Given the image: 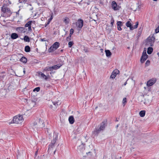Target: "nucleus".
<instances>
[{
  "label": "nucleus",
  "instance_id": "obj_1",
  "mask_svg": "<svg viewBox=\"0 0 159 159\" xmlns=\"http://www.w3.org/2000/svg\"><path fill=\"white\" fill-rule=\"evenodd\" d=\"M107 125V121L106 120L103 121L101 123L100 125L95 128L93 132V135L97 136L101 131H103L104 130Z\"/></svg>",
  "mask_w": 159,
  "mask_h": 159
},
{
  "label": "nucleus",
  "instance_id": "obj_2",
  "mask_svg": "<svg viewBox=\"0 0 159 159\" xmlns=\"http://www.w3.org/2000/svg\"><path fill=\"white\" fill-rule=\"evenodd\" d=\"M60 46V43L58 42H55L48 49L49 52H52L58 48Z\"/></svg>",
  "mask_w": 159,
  "mask_h": 159
},
{
  "label": "nucleus",
  "instance_id": "obj_3",
  "mask_svg": "<svg viewBox=\"0 0 159 159\" xmlns=\"http://www.w3.org/2000/svg\"><path fill=\"white\" fill-rule=\"evenodd\" d=\"M39 121L38 123H37V122H34L33 123V125L34 126L36 125L38 126L37 127L39 128H42L45 126V124L43 120H41L40 119H38L37 121Z\"/></svg>",
  "mask_w": 159,
  "mask_h": 159
},
{
  "label": "nucleus",
  "instance_id": "obj_4",
  "mask_svg": "<svg viewBox=\"0 0 159 159\" xmlns=\"http://www.w3.org/2000/svg\"><path fill=\"white\" fill-rule=\"evenodd\" d=\"M2 11L4 13H6L7 16H10L12 14L10 8L5 6L2 7Z\"/></svg>",
  "mask_w": 159,
  "mask_h": 159
},
{
  "label": "nucleus",
  "instance_id": "obj_5",
  "mask_svg": "<svg viewBox=\"0 0 159 159\" xmlns=\"http://www.w3.org/2000/svg\"><path fill=\"white\" fill-rule=\"evenodd\" d=\"M148 55H147L146 51L144 50L142 54V55L141 57L140 61L142 63H143L146 60L148 57Z\"/></svg>",
  "mask_w": 159,
  "mask_h": 159
},
{
  "label": "nucleus",
  "instance_id": "obj_6",
  "mask_svg": "<svg viewBox=\"0 0 159 159\" xmlns=\"http://www.w3.org/2000/svg\"><path fill=\"white\" fill-rule=\"evenodd\" d=\"M156 81V80L155 78L152 79L147 82V85L148 86H150L152 85Z\"/></svg>",
  "mask_w": 159,
  "mask_h": 159
},
{
  "label": "nucleus",
  "instance_id": "obj_7",
  "mask_svg": "<svg viewBox=\"0 0 159 159\" xmlns=\"http://www.w3.org/2000/svg\"><path fill=\"white\" fill-rule=\"evenodd\" d=\"M76 25L79 29H81L83 25V21L81 19L78 20L76 23Z\"/></svg>",
  "mask_w": 159,
  "mask_h": 159
},
{
  "label": "nucleus",
  "instance_id": "obj_8",
  "mask_svg": "<svg viewBox=\"0 0 159 159\" xmlns=\"http://www.w3.org/2000/svg\"><path fill=\"white\" fill-rule=\"evenodd\" d=\"M111 6L112 9L115 11L119 10V9L117 8V5L115 1H113L112 2Z\"/></svg>",
  "mask_w": 159,
  "mask_h": 159
},
{
  "label": "nucleus",
  "instance_id": "obj_9",
  "mask_svg": "<svg viewBox=\"0 0 159 159\" xmlns=\"http://www.w3.org/2000/svg\"><path fill=\"white\" fill-rule=\"evenodd\" d=\"M119 72V71L117 69L114 70L112 72V73L110 77L112 78V79L115 78V77L116 76V75L118 74Z\"/></svg>",
  "mask_w": 159,
  "mask_h": 159
},
{
  "label": "nucleus",
  "instance_id": "obj_10",
  "mask_svg": "<svg viewBox=\"0 0 159 159\" xmlns=\"http://www.w3.org/2000/svg\"><path fill=\"white\" fill-rule=\"evenodd\" d=\"M117 28L118 30L121 31L122 30V28L121 27L122 25V22L120 21H117L116 23Z\"/></svg>",
  "mask_w": 159,
  "mask_h": 159
},
{
  "label": "nucleus",
  "instance_id": "obj_11",
  "mask_svg": "<svg viewBox=\"0 0 159 159\" xmlns=\"http://www.w3.org/2000/svg\"><path fill=\"white\" fill-rule=\"evenodd\" d=\"M11 123L19 124L20 123V121L19 120L18 117L17 116H14L12 121H11Z\"/></svg>",
  "mask_w": 159,
  "mask_h": 159
},
{
  "label": "nucleus",
  "instance_id": "obj_12",
  "mask_svg": "<svg viewBox=\"0 0 159 159\" xmlns=\"http://www.w3.org/2000/svg\"><path fill=\"white\" fill-rule=\"evenodd\" d=\"M11 38L13 39H16L18 37V35L16 33H13L11 35Z\"/></svg>",
  "mask_w": 159,
  "mask_h": 159
},
{
  "label": "nucleus",
  "instance_id": "obj_13",
  "mask_svg": "<svg viewBox=\"0 0 159 159\" xmlns=\"http://www.w3.org/2000/svg\"><path fill=\"white\" fill-rule=\"evenodd\" d=\"M61 66V65L59 66L58 65H56L51 66L52 71L53 70H57Z\"/></svg>",
  "mask_w": 159,
  "mask_h": 159
},
{
  "label": "nucleus",
  "instance_id": "obj_14",
  "mask_svg": "<svg viewBox=\"0 0 159 159\" xmlns=\"http://www.w3.org/2000/svg\"><path fill=\"white\" fill-rule=\"evenodd\" d=\"M126 25L128 27H129L130 30H133L132 24L129 21H128L126 23Z\"/></svg>",
  "mask_w": 159,
  "mask_h": 159
},
{
  "label": "nucleus",
  "instance_id": "obj_15",
  "mask_svg": "<svg viewBox=\"0 0 159 159\" xmlns=\"http://www.w3.org/2000/svg\"><path fill=\"white\" fill-rule=\"evenodd\" d=\"M69 120L70 124H73L75 121L73 117L72 116L69 117Z\"/></svg>",
  "mask_w": 159,
  "mask_h": 159
},
{
  "label": "nucleus",
  "instance_id": "obj_16",
  "mask_svg": "<svg viewBox=\"0 0 159 159\" xmlns=\"http://www.w3.org/2000/svg\"><path fill=\"white\" fill-rule=\"evenodd\" d=\"M16 30L17 31H18L19 32L21 33L24 32V29L23 27H18L17 28Z\"/></svg>",
  "mask_w": 159,
  "mask_h": 159
},
{
  "label": "nucleus",
  "instance_id": "obj_17",
  "mask_svg": "<svg viewBox=\"0 0 159 159\" xmlns=\"http://www.w3.org/2000/svg\"><path fill=\"white\" fill-rule=\"evenodd\" d=\"M39 75H41L42 78L44 79L45 80H47L48 79V78L47 76L42 72H39Z\"/></svg>",
  "mask_w": 159,
  "mask_h": 159
},
{
  "label": "nucleus",
  "instance_id": "obj_18",
  "mask_svg": "<svg viewBox=\"0 0 159 159\" xmlns=\"http://www.w3.org/2000/svg\"><path fill=\"white\" fill-rule=\"evenodd\" d=\"M22 40H24L25 42H29L30 41V39L28 36L25 35L23 39H22Z\"/></svg>",
  "mask_w": 159,
  "mask_h": 159
},
{
  "label": "nucleus",
  "instance_id": "obj_19",
  "mask_svg": "<svg viewBox=\"0 0 159 159\" xmlns=\"http://www.w3.org/2000/svg\"><path fill=\"white\" fill-rule=\"evenodd\" d=\"M20 61L23 62L25 63L27 61V59L25 57H22L20 59Z\"/></svg>",
  "mask_w": 159,
  "mask_h": 159
},
{
  "label": "nucleus",
  "instance_id": "obj_20",
  "mask_svg": "<svg viewBox=\"0 0 159 159\" xmlns=\"http://www.w3.org/2000/svg\"><path fill=\"white\" fill-rule=\"evenodd\" d=\"M106 56L107 57H110L111 55V53L110 50H105V51Z\"/></svg>",
  "mask_w": 159,
  "mask_h": 159
},
{
  "label": "nucleus",
  "instance_id": "obj_21",
  "mask_svg": "<svg viewBox=\"0 0 159 159\" xmlns=\"http://www.w3.org/2000/svg\"><path fill=\"white\" fill-rule=\"evenodd\" d=\"M25 51L26 52H29L30 51V48L29 46H26L25 48Z\"/></svg>",
  "mask_w": 159,
  "mask_h": 159
},
{
  "label": "nucleus",
  "instance_id": "obj_22",
  "mask_svg": "<svg viewBox=\"0 0 159 159\" xmlns=\"http://www.w3.org/2000/svg\"><path fill=\"white\" fill-rule=\"evenodd\" d=\"M140 116L141 117H144L145 115V111L144 110L141 111L139 113Z\"/></svg>",
  "mask_w": 159,
  "mask_h": 159
},
{
  "label": "nucleus",
  "instance_id": "obj_23",
  "mask_svg": "<svg viewBox=\"0 0 159 159\" xmlns=\"http://www.w3.org/2000/svg\"><path fill=\"white\" fill-rule=\"evenodd\" d=\"M153 49L152 48V47H149L148 48L147 50V53L148 54H150L152 53L153 51Z\"/></svg>",
  "mask_w": 159,
  "mask_h": 159
},
{
  "label": "nucleus",
  "instance_id": "obj_24",
  "mask_svg": "<svg viewBox=\"0 0 159 159\" xmlns=\"http://www.w3.org/2000/svg\"><path fill=\"white\" fill-rule=\"evenodd\" d=\"M64 22L66 24L69 23L70 20L68 17H65L64 19Z\"/></svg>",
  "mask_w": 159,
  "mask_h": 159
},
{
  "label": "nucleus",
  "instance_id": "obj_25",
  "mask_svg": "<svg viewBox=\"0 0 159 159\" xmlns=\"http://www.w3.org/2000/svg\"><path fill=\"white\" fill-rule=\"evenodd\" d=\"M32 23V21H30L27 23L25 25V27H28L31 25V24Z\"/></svg>",
  "mask_w": 159,
  "mask_h": 159
},
{
  "label": "nucleus",
  "instance_id": "obj_26",
  "mask_svg": "<svg viewBox=\"0 0 159 159\" xmlns=\"http://www.w3.org/2000/svg\"><path fill=\"white\" fill-rule=\"evenodd\" d=\"M17 117H18V119L19 120V121H20V123H21V122L23 120V118L22 116L20 115Z\"/></svg>",
  "mask_w": 159,
  "mask_h": 159
},
{
  "label": "nucleus",
  "instance_id": "obj_27",
  "mask_svg": "<svg viewBox=\"0 0 159 159\" xmlns=\"http://www.w3.org/2000/svg\"><path fill=\"white\" fill-rule=\"evenodd\" d=\"M155 38L153 36H152L150 38H149L148 41L150 42H152L153 43L154 42Z\"/></svg>",
  "mask_w": 159,
  "mask_h": 159
},
{
  "label": "nucleus",
  "instance_id": "obj_28",
  "mask_svg": "<svg viewBox=\"0 0 159 159\" xmlns=\"http://www.w3.org/2000/svg\"><path fill=\"white\" fill-rule=\"evenodd\" d=\"M44 70L45 71H52L51 66H47L44 68Z\"/></svg>",
  "mask_w": 159,
  "mask_h": 159
},
{
  "label": "nucleus",
  "instance_id": "obj_29",
  "mask_svg": "<svg viewBox=\"0 0 159 159\" xmlns=\"http://www.w3.org/2000/svg\"><path fill=\"white\" fill-rule=\"evenodd\" d=\"M138 24H139L138 22L137 21V22H136L135 25H134V26H132V28L133 29V30L134 29H136L137 28L138 25Z\"/></svg>",
  "mask_w": 159,
  "mask_h": 159
},
{
  "label": "nucleus",
  "instance_id": "obj_30",
  "mask_svg": "<svg viewBox=\"0 0 159 159\" xmlns=\"http://www.w3.org/2000/svg\"><path fill=\"white\" fill-rule=\"evenodd\" d=\"M50 102L52 103L53 105H54L55 106H56L58 105V103H59V102H53L51 101Z\"/></svg>",
  "mask_w": 159,
  "mask_h": 159
},
{
  "label": "nucleus",
  "instance_id": "obj_31",
  "mask_svg": "<svg viewBox=\"0 0 159 159\" xmlns=\"http://www.w3.org/2000/svg\"><path fill=\"white\" fill-rule=\"evenodd\" d=\"M57 136L56 137L55 139H53L51 143L52 144H54L56 142L57 139Z\"/></svg>",
  "mask_w": 159,
  "mask_h": 159
},
{
  "label": "nucleus",
  "instance_id": "obj_32",
  "mask_svg": "<svg viewBox=\"0 0 159 159\" xmlns=\"http://www.w3.org/2000/svg\"><path fill=\"white\" fill-rule=\"evenodd\" d=\"M73 44V43L72 41H70L68 43V47L69 48L71 47Z\"/></svg>",
  "mask_w": 159,
  "mask_h": 159
},
{
  "label": "nucleus",
  "instance_id": "obj_33",
  "mask_svg": "<svg viewBox=\"0 0 159 159\" xmlns=\"http://www.w3.org/2000/svg\"><path fill=\"white\" fill-rule=\"evenodd\" d=\"M40 88L39 87H36V88H35V89H34L33 90V91H37V92H39V91L40 90Z\"/></svg>",
  "mask_w": 159,
  "mask_h": 159
},
{
  "label": "nucleus",
  "instance_id": "obj_34",
  "mask_svg": "<svg viewBox=\"0 0 159 159\" xmlns=\"http://www.w3.org/2000/svg\"><path fill=\"white\" fill-rule=\"evenodd\" d=\"M114 20L113 18H112L111 19V27H112L113 25V23H114Z\"/></svg>",
  "mask_w": 159,
  "mask_h": 159
},
{
  "label": "nucleus",
  "instance_id": "obj_35",
  "mask_svg": "<svg viewBox=\"0 0 159 159\" xmlns=\"http://www.w3.org/2000/svg\"><path fill=\"white\" fill-rule=\"evenodd\" d=\"M74 33V30L73 29H70V35L71 36Z\"/></svg>",
  "mask_w": 159,
  "mask_h": 159
},
{
  "label": "nucleus",
  "instance_id": "obj_36",
  "mask_svg": "<svg viewBox=\"0 0 159 159\" xmlns=\"http://www.w3.org/2000/svg\"><path fill=\"white\" fill-rule=\"evenodd\" d=\"M71 36L70 35V36L67 37L66 38V40L67 41H69L71 40Z\"/></svg>",
  "mask_w": 159,
  "mask_h": 159
},
{
  "label": "nucleus",
  "instance_id": "obj_37",
  "mask_svg": "<svg viewBox=\"0 0 159 159\" xmlns=\"http://www.w3.org/2000/svg\"><path fill=\"white\" fill-rule=\"evenodd\" d=\"M150 61L149 60H147L145 63V65L146 66H149L150 64Z\"/></svg>",
  "mask_w": 159,
  "mask_h": 159
},
{
  "label": "nucleus",
  "instance_id": "obj_38",
  "mask_svg": "<svg viewBox=\"0 0 159 159\" xmlns=\"http://www.w3.org/2000/svg\"><path fill=\"white\" fill-rule=\"evenodd\" d=\"M127 102L126 101V98H123V104H124L125 103H126Z\"/></svg>",
  "mask_w": 159,
  "mask_h": 159
},
{
  "label": "nucleus",
  "instance_id": "obj_39",
  "mask_svg": "<svg viewBox=\"0 0 159 159\" xmlns=\"http://www.w3.org/2000/svg\"><path fill=\"white\" fill-rule=\"evenodd\" d=\"M155 32L156 33L159 32V25L158 27L156 29Z\"/></svg>",
  "mask_w": 159,
  "mask_h": 159
},
{
  "label": "nucleus",
  "instance_id": "obj_40",
  "mask_svg": "<svg viewBox=\"0 0 159 159\" xmlns=\"http://www.w3.org/2000/svg\"><path fill=\"white\" fill-rule=\"evenodd\" d=\"M63 51V49H61V50L60 51V52H59V51H56L55 52L56 53V54H58L59 53L61 52H62Z\"/></svg>",
  "mask_w": 159,
  "mask_h": 159
},
{
  "label": "nucleus",
  "instance_id": "obj_41",
  "mask_svg": "<svg viewBox=\"0 0 159 159\" xmlns=\"http://www.w3.org/2000/svg\"><path fill=\"white\" fill-rule=\"evenodd\" d=\"M54 146V144H52V143H51L49 145V148H52Z\"/></svg>",
  "mask_w": 159,
  "mask_h": 159
},
{
  "label": "nucleus",
  "instance_id": "obj_42",
  "mask_svg": "<svg viewBox=\"0 0 159 159\" xmlns=\"http://www.w3.org/2000/svg\"><path fill=\"white\" fill-rule=\"evenodd\" d=\"M28 27V31H31L32 30L31 25L30 26Z\"/></svg>",
  "mask_w": 159,
  "mask_h": 159
},
{
  "label": "nucleus",
  "instance_id": "obj_43",
  "mask_svg": "<svg viewBox=\"0 0 159 159\" xmlns=\"http://www.w3.org/2000/svg\"><path fill=\"white\" fill-rule=\"evenodd\" d=\"M52 18H53V16H52V15L50 17V18L48 19L49 20L51 21L52 20Z\"/></svg>",
  "mask_w": 159,
  "mask_h": 159
},
{
  "label": "nucleus",
  "instance_id": "obj_44",
  "mask_svg": "<svg viewBox=\"0 0 159 159\" xmlns=\"http://www.w3.org/2000/svg\"><path fill=\"white\" fill-rule=\"evenodd\" d=\"M46 40L45 38L41 39V41H45Z\"/></svg>",
  "mask_w": 159,
  "mask_h": 159
},
{
  "label": "nucleus",
  "instance_id": "obj_45",
  "mask_svg": "<svg viewBox=\"0 0 159 159\" xmlns=\"http://www.w3.org/2000/svg\"><path fill=\"white\" fill-rule=\"evenodd\" d=\"M84 51L85 52H89V51L87 49H84Z\"/></svg>",
  "mask_w": 159,
  "mask_h": 159
},
{
  "label": "nucleus",
  "instance_id": "obj_46",
  "mask_svg": "<svg viewBox=\"0 0 159 159\" xmlns=\"http://www.w3.org/2000/svg\"><path fill=\"white\" fill-rule=\"evenodd\" d=\"M49 22H47L45 26H46L47 25H48V24H49Z\"/></svg>",
  "mask_w": 159,
  "mask_h": 159
},
{
  "label": "nucleus",
  "instance_id": "obj_47",
  "mask_svg": "<svg viewBox=\"0 0 159 159\" xmlns=\"http://www.w3.org/2000/svg\"><path fill=\"white\" fill-rule=\"evenodd\" d=\"M119 124H117V125L116 126V128H117L119 127Z\"/></svg>",
  "mask_w": 159,
  "mask_h": 159
},
{
  "label": "nucleus",
  "instance_id": "obj_48",
  "mask_svg": "<svg viewBox=\"0 0 159 159\" xmlns=\"http://www.w3.org/2000/svg\"><path fill=\"white\" fill-rule=\"evenodd\" d=\"M126 83H127V82H125V83H124V85H126Z\"/></svg>",
  "mask_w": 159,
  "mask_h": 159
},
{
  "label": "nucleus",
  "instance_id": "obj_49",
  "mask_svg": "<svg viewBox=\"0 0 159 159\" xmlns=\"http://www.w3.org/2000/svg\"><path fill=\"white\" fill-rule=\"evenodd\" d=\"M51 21H50V20H48V22H49V23H50Z\"/></svg>",
  "mask_w": 159,
  "mask_h": 159
},
{
  "label": "nucleus",
  "instance_id": "obj_50",
  "mask_svg": "<svg viewBox=\"0 0 159 159\" xmlns=\"http://www.w3.org/2000/svg\"><path fill=\"white\" fill-rule=\"evenodd\" d=\"M51 72L50 73V74H51L52 73H53V72H52V71H51Z\"/></svg>",
  "mask_w": 159,
  "mask_h": 159
},
{
  "label": "nucleus",
  "instance_id": "obj_51",
  "mask_svg": "<svg viewBox=\"0 0 159 159\" xmlns=\"http://www.w3.org/2000/svg\"><path fill=\"white\" fill-rule=\"evenodd\" d=\"M37 152H38V151H36V152H35V155H36L37 153Z\"/></svg>",
  "mask_w": 159,
  "mask_h": 159
},
{
  "label": "nucleus",
  "instance_id": "obj_52",
  "mask_svg": "<svg viewBox=\"0 0 159 159\" xmlns=\"http://www.w3.org/2000/svg\"><path fill=\"white\" fill-rule=\"evenodd\" d=\"M25 70H23V72L24 73V74H25Z\"/></svg>",
  "mask_w": 159,
  "mask_h": 159
},
{
  "label": "nucleus",
  "instance_id": "obj_53",
  "mask_svg": "<svg viewBox=\"0 0 159 159\" xmlns=\"http://www.w3.org/2000/svg\"><path fill=\"white\" fill-rule=\"evenodd\" d=\"M19 2H20V3H21V2H22L20 1V0H19Z\"/></svg>",
  "mask_w": 159,
  "mask_h": 159
},
{
  "label": "nucleus",
  "instance_id": "obj_54",
  "mask_svg": "<svg viewBox=\"0 0 159 159\" xmlns=\"http://www.w3.org/2000/svg\"><path fill=\"white\" fill-rule=\"evenodd\" d=\"M56 150H55L54 151V154H55V152H56Z\"/></svg>",
  "mask_w": 159,
  "mask_h": 159
},
{
  "label": "nucleus",
  "instance_id": "obj_55",
  "mask_svg": "<svg viewBox=\"0 0 159 159\" xmlns=\"http://www.w3.org/2000/svg\"><path fill=\"white\" fill-rule=\"evenodd\" d=\"M154 1H157V0H153Z\"/></svg>",
  "mask_w": 159,
  "mask_h": 159
},
{
  "label": "nucleus",
  "instance_id": "obj_56",
  "mask_svg": "<svg viewBox=\"0 0 159 159\" xmlns=\"http://www.w3.org/2000/svg\"><path fill=\"white\" fill-rule=\"evenodd\" d=\"M101 51H102V50H103V49H101Z\"/></svg>",
  "mask_w": 159,
  "mask_h": 159
},
{
  "label": "nucleus",
  "instance_id": "obj_57",
  "mask_svg": "<svg viewBox=\"0 0 159 159\" xmlns=\"http://www.w3.org/2000/svg\"><path fill=\"white\" fill-rule=\"evenodd\" d=\"M101 51H102V50H103V49H101Z\"/></svg>",
  "mask_w": 159,
  "mask_h": 159
},
{
  "label": "nucleus",
  "instance_id": "obj_58",
  "mask_svg": "<svg viewBox=\"0 0 159 159\" xmlns=\"http://www.w3.org/2000/svg\"><path fill=\"white\" fill-rule=\"evenodd\" d=\"M18 12H16V14H18Z\"/></svg>",
  "mask_w": 159,
  "mask_h": 159
}]
</instances>
